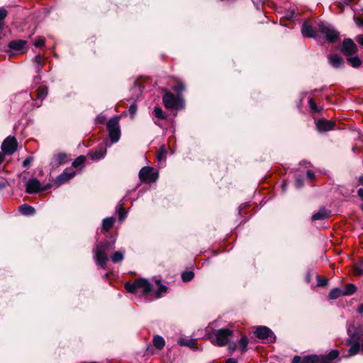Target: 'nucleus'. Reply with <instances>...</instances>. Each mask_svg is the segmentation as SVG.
<instances>
[{"mask_svg": "<svg viewBox=\"0 0 363 363\" xmlns=\"http://www.w3.org/2000/svg\"><path fill=\"white\" fill-rule=\"evenodd\" d=\"M116 240H109L104 242H99L94 246V259L96 264L101 268L105 269L106 264L108 260V252L113 250L115 247Z\"/></svg>", "mask_w": 363, "mask_h": 363, "instance_id": "f257e3e1", "label": "nucleus"}, {"mask_svg": "<svg viewBox=\"0 0 363 363\" xmlns=\"http://www.w3.org/2000/svg\"><path fill=\"white\" fill-rule=\"evenodd\" d=\"M125 289L131 294L141 291L143 295H147L152 291V285L147 279L140 278L135 280L133 283H126Z\"/></svg>", "mask_w": 363, "mask_h": 363, "instance_id": "f03ea898", "label": "nucleus"}, {"mask_svg": "<svg viewBox=\"0 0 363 363\" xmlns=\"http://www.w3.org/2000/svg\"><path fill=\"white\" fill-rule=\"evenodd\" d=\"M107 130L108 137L112 144L117 143L121 138V128L119 125V117L115 116L107 122Z\"/></svg>", "mask_w": 363, "mask_h": 363, "instance_id": "7ed1b4c3", "label": "nucleus"}, {"mask_svg": "<svg viewBox=\"0 0 363 363\" xmlns=\"http://www.w3.org/2000/svg\"><path fill=\"white\" fill-rule=\"evenodd\" d=\"M233 335V331L228 328H221L212 332L211 337L212 342L218 346L226 345L229 342V337Z\"/></svg>", "mask_w": 363, "mask_h": 363, "instance_id": "20e7f679", "label": "nucleus"}, {"mask_svg": "<svg viewBox=\"0 0 363 363\" xmlns=\"http://www.w3.org/2000/svg\"><path fill=\"white\" fill-rule=\"evenodd\" d=\"M318 31L324 35L326 40L330 43L335 42L340 35L339 32L333 26L327 23H319Z\"/></svg>", "mask_w": 363, "mask_h": 363, "instance_id": "39448f33", "label": "nucleus"}, {"mask_svg": "<svg viewBox=\"0 0 363 363\" xmlns=\"http://www.w3.org/2000/svg\"><path fill=\"white\" fill-rule=\"evenodd\" d=\"M158 177V172H155L154 169L149 166L143 167L139 172L140 181L147 184L156 182Z\"/></svg>", "mask_w": 363, "mask_h": 363, "instance_id": "423d86ee", "label": "nucleus"}, {"mask_svg": "<svg viewBox=\"0 0 363 363\" xmlns=\"http://www.w3.org/2000/svg\"><path fill=\"white\" fill-rule=\"evenodd\" d=\"M254 333L259 339L267 340L270 342H274L276 341V335L273 331L267 326L257 327Z\"/></svg>", "mask_w": 363, "mask_h": 363, "instance_id": "0eeeda50", "label": "nucleus"}, {"mask_svg": "<svg viewBox=\"0 0 363 363\" xmlns=\"http://www.w3.org/2000/svg\"><path fill=\"white\" fill-rule=\"evenodd\" d=\"M18 143L15 137L9 136L2 143L1 149L8 155H13L17 150Z\"/></svg>", "mask_w": 363, "mask_h": 363, "instance_id": "6e6552de", "label": "nucleus"}, {"mask_svg": "<svg viewBox=\"0 0 363 363\" xmlns=\"http://www.w3.org/2000/svg\"><path fill=\"white\" fill-rule=\"evenodd\" d=\"M162 101L166 108L173 109L179 107V102H182V100L179 95L175 96L172 93L167 91L164 94Z\"/></svg>", "mask_w": 363, "mask_h": 363, "instance_id": "1a4fd4ad", "label": "nucleus"}, {"mask_svg": "<svg viewBox=\"0 0 363 363\" xmlns=\"http://www.w3.org/2000/svg\"><path fill=\"white\" fill-rule=\"evenodd\" d=\"M340 52L345 55H351L357 52V47L352 39L346 38L342 43Z\"/></svg>", "mask_w": 363, "mask_h": 363, "instance_id": "9d476101", "label": "nucleus"}, {"mask_svg": "<svg viewBox=\"0 0 363 363\" xmlns=\"http://www.w3.org/2000/svg\"><path fill=\"white\" fill-rule=\"evenodd\" d=\"M317 130L322 133L333 130L335 123L331 121L326 120L325 118L319 119L315 123Z\"/></svg>", "mask_w": 363, "mask_h": 363, "instance_id": "9b49d317", "label": "nucleus"}, {"mask_svg": "<svg viewBox=\"0 0 363 363\" xmlns=\"http://www.w3.org/2000/svg\"><path fill=\"white\" fill-rule=\"evenodd\" d=\"M26 191L28 194H35L41 191V184L36 178L29 179L26 183Z\"/></svg>", "mask_w": 363, "mask_h": 363, "instance_id": "f8f14e48", "label": "nucleus"}, {"mask_svg": "<svg viewBox=\"0 0 363 363\" xmlns=\"http://www.w3.org/2000/svg\"><path fill=\"white\" fill-rule=\"evenodd\" d=\"M33 64L34 67L35 69V72L37 73V75L34 77L35 80H37L38 82L41 79V77L40 75V73L43 68L44 65V57L40 54H38L35 55L33 58Z\"/></svg>", "mask_w": 363, "mask_h": 363, "instance_id": "ddd939ff", "label": "nucleus"}, {"mask_svg": "<svg viewBox=\"0 0 363 363\" xmlns=\"http://www.w3.org/2000/svg\"><path fill=\"white\" fill-rule=\"evenodd\" d=\"M106 154V148L101 145L98 149L90 151L88 156L91 159V160L97 161L104 158Z\"/></svg>", "mask_w": 363, "mask_h": 363, "instance_id": "4468645a", "label": "nucleus"}, {"mask_svg": "<svg viewBox=\"0 0 363 363\" xmlns=\"http://www.w3.org/2000/svg\"><path fill=\"white\" fill-rule=\"evenodd\" d=\"M67 155L65 152H59L54 155L51 164L52 167H59L67 162Z\"/></svg>", "mask_w": 363, "mask_h": 363, "instance_id": "2eb2a0df", "label": "nucleus"}, {"mask_svg": "<svg viewBox=\"0 0 363 363\" xmlns=\"http://www.w3.org/2000/svg\"><path fill=\"white\" fill-rule=\"evenodd\" d=\"M329 63L331 66L335 69L341 68L344 67L345 61L344 59L337 55H328Z\"/></svg>", "mask_w": 363, "mask_h": 363, "instance_id": "dca6fc26", "label": "nucleus"}, {"mask_svg": "<svg viewBox=\"0 0 363 363\" xmlns=\"http://www.w3.org/2000/svg\"><path fill=\"white\" fill-rule=\"evenodd\" d=\"M75 176V172L71 171V172H67L64 171L61 174H60L55 180V182L57 185H62V184L65 183L66 182L70 180Z\"/></svg>", "mask_w": 363, "mask_h": 363, "instance_id": "f3484780", "label": "nucleus"}, {"mask_svg": "<svg viewBox=\"0 0 363 363\" xmlns=\"http://www.w3.org/2000/svg\"><path fill=\"white\" fill-rule=\"evenodd\" d=\"M301 32L303 36H306L310 38H317V33L313 28V27L306 23L302 26Z\"/></svg>", "mask_w": 363, "mask_h": 363, "instance_id": "a211bd4d", "label": "nucleus"}, {"mask_svg": "<svg viewBox=\"0 0 363 363\" xmlns=\"http://www.w3.org/2000/svg\"><path fill=\"white\" fill-rule=\"evenodd\" d=\"M27 42L23 40H14L11 41L8 47L13 50L20 51L22 50L26 45Z\"/></svg>", "mask_w": 363, "mask_h": 363, "instance_id": "6ab92c4d", "label": "nucleus"}, {"mask_svg": "<svg viewBox=\"0 0 363 363\" xmlns=\"http://www.w3.org/2000/svg\"><path fill=\"white\" fill-rule=\"evenodd\" d=\"M349 337L347 340V345L352 344H359V341L361 338L360 332L356 330L354 333H350V331L348 330Z\"/></svg>", "mask_w": 363, "mask_h": 363, "instance_id": "aec40b11", "label": "nucleus"}, {"mask_svg": "<svg viewBox=\"0 0 363 363\" xmlns=\"http://www.w3.org/2000/svg\"><path fill=\"white\" fill-rule=\"evenodd\" d=\"M330 216V212L327 211L324 208H320L318 212L311 216L312 220H324Z\"/></svg>", "mask_w": 363, "mask_h": 363, "instance_id": "412c9836", "label": "nucleus"}, {"mask_svg": "<svg viewBox=\"0 0 363 363\" xmlns=\"http://www.w3.org/2000/svg\"><path fill=\"white\" fill-rule=\"evenodd\" d=\"M115 218L113 217H107L102 221L101 230L103 232H108L113 225Z\"/></svg>", "mask_w": 363, "mask_h": 363, "instance_id": "4be33fe9", "label": "nucleus"}, {"mask_svg": "<svg viewBox=\"0 0 363 363\" xmlns=\"http://www.w3.org/2000/svg\"><path fill=\"white\" fill-rule=\"evenodd\" d=\"M178 344L181 346H186L190 348H195L196 345V340L181 337L178 340Z\"/></svg>", "mask_w": 363, "mask_h": 363, "instance_id": "5701e85b", "label": "nucleus"}, {"mask_svg": "<svg viewBox=\"0 0 363 363\" xmlns=\"http://www.w3.org/2000/svg\"><path fill=\"white\" fill-rule=\"evenodd\" d=\"M19 211L23 214L26 216H31L33 215L35 212V209L28 204H23L18 207Z\"/></svg>", "mask_w": 363, "mask_h": 363, "instance_id": "b1692460", "label": "nucleus"}, {"mask_svg": "<svg viewBox=\"0 0 363 363\" xmlns=\"http://www.w3.org/2000/svg\"><path fill=\"white\" fill-rule=\"evenodd\" d=\"M249 344V339L247 336L243 335L238 341V347L242 354H245L247 351V346Z\"/></svg>", "mask_w": 363, "mask_h": 363, "instance_id": "393cba45", "label": "nucleus"}, {"mask_svg": "<svg viewBox=\"0 0 363 363\" xmlns=\"http://www.w3.org/2000/svg\"><path fill=\"white\" fill-rule=\"evenodd\" d=\"M153 345L157 349L162 350L165 345V341L162 336L155 335L153 338Z\"/></svg>", "mask_w": 363, "mask_h": 363, "instance_id": "a878e982", "label": "nucleus"}, {"mask_svg": "<svg viewBox=\"0 0 363 363\" xmlns=\"http://www.w3.org/2000/svg\"><path fill=\"white\" fill-rule=\"evenodd\" d=\"M341 296H343V291L337 287L333 288L328 294L329 298L333 300L337 299Z\"/></svg>", "mask_w": 363, "mask_h": 363, "instance_id": "bb28decb", "label": "nucleus"}, {"mask_svg": "<svg viewBox=\"0 0 363 363\" xmlns=\"http://www.w3.org/2000/svg\"><path fill=\"white\" fill-rule=\"evenodd\" d=\"M320 358L316 354L307 355L303 358L300 363H318Z\"/></svg>", "mask_w": 363, "mask_h": 363, "instance_id": "cd10ccee", "label": "nucleus"}, {"mask_svg": "<svg viewBox=\"0 0 363 363\" xmlns=\"http://www.w3.org/2000/svg\"><path fill=\"white\" fill-rule=\"evenodd\" d=\"M113 263L121 262L124 259V252L116 251L111 257Z\"/></svg>", "mask_w": 363, "mask_h": 363, "instance_id": "c85d7f7f", "label": "nucleus"}, {"mask_svg": "<svg viewBox=\"0 0 363 363\" xmlns=\"http://www.w3.org/2000/svg\"><path fill=\"white\" fill-rule=\"evenodd\" d=\"M347 60L354 68L359 67L362 65V60L358 56L350 57Z\"/></svg>", "mask_w": 363, "mask_h": 363, "instance_id": "c756f323", "label": "nucleus"}, {"mask_svg": "<svg viewBox=\"0 0 363 363\" xmlns=\"http://www.w3.org/2000/svg\"><path fill=\"white\" fill-rule=\"evenodd\" d=\"M343 291V296H350L357 291V286L353 284H348Z\"/></svg>", "mask_w": 363, "mask_h": 363, "instance_id": "7c9ffc66", "label": "nucleus"}, {"mask_svg": "<svg viewBox=\"0 0 363 363\" xmlns=\"http://www.w3.org/2000/svg\"><path fill=\"white\" fill-rule=\"evenodd\" d=\"M160 279L156 280V284L159 285V288L155 291V294L158 298L161 297V296L167 291V287L165 285L160 284Z\"/></svg>", "mask_w": 363, "mask_h": 363, "instance_id": "2f4dec72", "label": "nucleus"}, {"mask_svg": "<svg viewBox=\"0 0 363 363\" xmlns=\"http://www.w3.org/2000/svg\"><path fill=\"white\" fill-rule=\"evenodd\" d=\"M154 113L155 117L160 119H166L167 116V114L162 111V109L157 106L154 108Z\"/></svg>", "mask_w": 363, "mask_h": 363, "instance_id": "473e14b6", "label": "nucleus"}, {"mask_svg": "<svg viewBox=\"0 0 363 363\" xmlns=\"http://www.w3.org/2000/svg\"><path fill=\"white\" fill-rule=\"evenodd\" d=\"M350 347L348 350V354L349 356H354L358 353L360 349V345L359 344H352L350 345Z\"/></svg>", "mask_w": 363, "mask_h": 363, "instance_id": "72a5a7b5", "label": "nucleus"}, {"mask_svg": "<svg viewBox=\"0 0 363 363\" xmlns=\"http://www.w3.org/2000/svg\"><path fill=\"white\" fill-rule=\"evenodd\" d=\"M194 274L191 271L184 272L182 274V281L184 282L191 281L194 278Z\"/></svg>", "mask_w": 363, "mask_h": 363, "instance_id": "f704fd0d", "label": "nucleus"}, {"mask_svg": "<svg viewBox=\"0 0 363 363\" xmlns=\"http://www.w3.org/2000/svg\"><path fill=\"white\" fill-rule=\"evenodd\" d=\"M86 160V157L84 155H80L77 157L72 162V166L74 167H78L80 165H82Z\"/></svg>", "mask_w": 363, "mask_h": 363, "instance_id": "c9c22d12", "label": "nucleus"}, {"mask_svg": "<svg viewBox=\"0 0 363 363\" xmlns=\"http://www.w3.org/2000/svg\"><path fill=\"white\" fill-rule=\"evenodd\" d=\"M48 94V90L46 86L38 90V99H43L46 97Z\"/></svg>", "mask_w": 363, "mask_h": 363, "instance_id": "e433bc0d", "label": "nucleus"}, {"mask_svg": "<svg viewBox=\"0 0 363 363\" xmlns=\"http://www.w3.org/2000/svg\"><path fill=\"white\" fill-rule=\"evenodd\" d=\"M340 352L337 350H331L327 355L326 358L329 360H334L338 357Z\"/></svg>", "mask_w": 363, "mask_h": 363, "instance_id": "4c0bfd02", "label": "nucleus"}, {"mask_svg": "<svg viewBox=\"0 0 363 363\" xmlns=\"http://www.w3.org/2000/svg\"><path fill=\"white\" fill-rule=\"evenodd\" d=\"M166 153H167V152H166L164 146H162L160 149L159 152L157 155V160L162 161V160H164Z\"/></svg>", "mask_w": 363, "mask_h": 363, "instance_id": "58836bf2", "label": "nucleus"}, {"mask_svg": "<svg viewBox=\"0 0 363 363\" xmlns=\"http://www.w3.org/2000/svg\"><path fill=\"white\" fill-rule=\"evenodd\" d=\"M318 286H325L328 283V279H322L318 274H315Z\"/></svg>", "mask_w": 363, "mask_h": 363, "instance_id": "ea45409f", "label": "nucleus"}, {"mask_svg": "<svg viewBox=\"0 0 363 363\" xmlns=\"http://www.w3.org/2000/svg\"><path fill=\"white\" fill-rule=\"evenodd\" d=\"M308 104H309L310 108L311 110H313V111H315V112H320V109L318 108V107L317 106L315 102L314 101V100L312 98L309 99Z\"/></svg>", "mask_w": 363, "mask_h": 363, "instance_id": "a19ab883", "label": "nucleus"}, {"mask_svg": "<svg viewBox=\"0 0 363 363\" xmlns=\"http://www.w3.org/2000/svg\"><path fill=\"white\" fill-rule=\"evenodd\" d=\"M137 110H138V106H137V104L135 102L133 103L129 108H128V111H129V113L130 115L131 116V117H133L135 116V114L137 112Z\"/></svg>", "mask_w": 363, "mask_h": 363, "instance_id": "79ce46f5", "label": "nucleus"}, {"mask_svg": "<svg viewBox=\"0 0 363 363\" xmlns=\"http://www.w3.org/2000/svg\"><path fill=\"white\" fill-rule=\"evenodd\" d=\"M317 274L314 270H308L305 277V281L307 283H310L312 280V277Z\"/></svg>", "mask_w": 363, "mask_h": 363, "instance_id": "37998d69", "label": "nucleus"}, {"mask_svg": "<svg viewBox=\"0 0 363 363\" xmlns=\"http://www.w3.org/2000/svg\"><path fill=\"white\" fill-rule=\"evenodd\" d=\"M185 89V86L182 82H179L177 85L173 87V90L178 94L183 91Z\"/></svg>", "mask_w": 363, "mask_h": 363, "instance_id": "c03bdc74", "label": "nucleus"}, {"mask_svg": "<svg viewBox=\"0 0 363 363\" xmlns=\"http://www.w3.org/2000/svg\"><path fill=\"white\" fill-rule=\"evenodd\" d=\"M9 186H10L9 182L6 179L1 177L0 179V191L8 187Z\"/></svg>", "mask_w": 363, "mask_h": 363, "instance_id": "a18cd8bd", "label": "nucleus"}, {"mask_svg": "<svg viewBox=\"0 0 363 363\" xmlns=\"http://www.w3.org/2000/svg\"><path fill=\"white\" fill-rule=\"evenodd\" d=\"M356 274L362 275L363 274V261H361L355 266Z\"/></svg>", "mask_w": 363, "mask_h": 363, "instance_id": "49530a36", "label": "nucleus"}, {"mask_svg": "<svg viewBox=\"0 0 363 363\" xmlns=\"http://www.w3.org/2000/svg\"><path fill=\"white\" fill-rule=\"evenodd\" d=\"M126 217V212L124 211L122 206H120V211L118 213V219L119 220H123Z\"/></svg>", "mask_w": 363, "mask_h": 363, "instance_id": "de8ad7c7", "label": "nucleus"}, {"mask_svg": "<svg viewBox=\"0 0 363 363\" xmlns=\"http://www.w3.org/2000/svg\"><path fill=\"white\" fill-rule=\"evenodd\" d=\"M33 158L32 157H28L27 158H26L24 160V161L23 162V167H28L31 162H33Z\"/></svg>", "mask_w": 363, "mask_h": 363, "instance_id": "09e8293b", "label": "nucleus"}, {"mask_svg": "<svg viewBox=\"0 0 363 363\" xmlns=\"http://www.w3.org/2000/svg\"><path fill=\"white\" fill-rule=\"evenodd\" d=\"M295 186L297 189H300L303 186V181L301 178L297 177L295 181Z\"/></svg>", "mask_w": 363, "mask_h": 363, "instance_id": "8fccbe9b", "label": "nucleus"}, {"mask_svg": "<svg viewBox=\"0 0 363 363\" xmlns=\"http://www.w3.org/2000/svg\"><path fill=\"white\" fill-rule=\"evenodd\" d=\"M45 45V40L40 38L34 42V45L37 48L42 47Z\"/></svg>", "mask_w": 363, "mask_h": 363, "instance_id": "3c124183", "label": "nucleus"}, {"mask_svg": "<svg viewBox=\"0 0 363 363\" xmlns=\"http://www.w3.org/2000/svg\"><path fill=\"white\" fill-rule=\"evenodd\" d=\"M7 16V11L5 9H0V21L4 20Z\"/></svg>", "mask_w": 363, "mask_h": 363, "instance_id": "603ef678", "label": "nucleus"}, {"mask_svg": "<svg viewBox=\"0 0 363 363\" xmlns=\"http://www.w3.org/2000/svg\"><path fill=\"white\" fill-rule=\"evenodd\" d=\"M354 21L358 26H363V18H359L354 16Z\"/></svg>", "mask_w": 363, "mask_h": 363, "instance_id": "864d4df0", "label": "nucleus"}, {"mask_svg": "<svg viewBox=\"0 0 363 363\" xmlns=\"http://www.w3.org/2000/svg\"><path fill=\"white\" fill-rule=\"evenodd\" d=\"M356 40L359 44H360L361 45H363V35H357L356 38Z\"/></svg>", "mask_w": 363, "mask_h": 363, "instance_id": "5fc2aeb1", "label": "nucleus"}, {"mask_svg": "<svg viewBox=\"0 0 363 363\" xmlns=\"http://www.w3.org/2000/svg\"><path fill=\"white\" fill-rule=\"evenodd\" d=\"M237 349V345L235 342H233L232 344H230L229 346H228V350L230 351V352H233L235 351V350Z\"/></svg>", "mask_w": 363, "mask_h": 363, "instance_id": "6e6d98bb", "label": "nucleus"}, {"mask_svg": "<svg viewBox=\"0 0 363 363\" xmlns=\"http://www.w3.org/2000/svg\"><path fill=\"white\" fill-rule=\"evenodd\" d=\"M307 177L309 179H313L315 177L314 173L311 170H308L306 173Z\"/></svg>", "mask_w": 363, "mask_h": 363, "instance_id": "4d7b16f0", "label": "nucleus"}, {"mask_svg": "<svg viewBox=\"0 0 363 363\" xmlns=\"http://www.w3.org/2000/svg\"><path fill=\"white\" fill-rule=\"evenodd\" d=\"M301 362V357L299 356H294L291 363H300Z\"/></svg>", "mask_w": 363, "mask_h": 363, "instance_id": "13d9d810", "label": "nucleus"}, {"mask_svg": "<svg viewBox=\"0 0 363 363\" xmlns=\"http://www.w3.org/2000/svg\"><path fill=\"white\" fill-rule=\"evenodd\" d=\"M225 363H238V362L234 358H228Z\"/></svg>", "mask_w": 363, "mask_h": 363, "instance_id": "bf43d9fd", "label": "nucleus"}, {"mask_svg": "<svg viewBox=\"0 0 363 363\" xmlns=\"http://www.w3.org/2000/svg\"><path fill=\"white\" fill-rule=\"evenodd\" d=\"M357 311L360 313V314H362L363 313V303L360 304L357 309Z\"/></svg>", "mask_w": 363, "mask_h": 363, "instance_id": "052dcab7", "label": "nucleus"}, {"mask_svg": "<svg viewBox=\"0 0 363 363\" xmlns=\"http://www.w3.org/2000/svg\"><path fill=\"white\" fill-rule=\"evenodd\" d=\"M358 196L363 199V189L360 188L357 190Z\"/></svg>", "mask_w": 363, "mask_h": 363, "instance_id": "680f3d73", "label": "nucleus"}, {"mask_svg": "<svg viewBox=\"0 0 363 363\" xmlns=\"http://www.w3.org/2000/svg\"><path fill=\"white\" fill-rule=\"evenodd\" d=\"M4 153L0 152V164L3 162L4 160Z\"/></svg>", "mask_w": 363, "mask_h": 363, "instance_id": "e2e57ef3", "label": "nucleus"}, {"mask_svg": "<svg viewBox=\"0 0 363 363\" xmlns=\"http://www.w3.org/2000/svg\"><path fill=\"white\" fill-rule=\"evenodd\" d=\"M51 187V185L50 184H48L46 185L45 186H41V191H45L46 189H48Z\"/></svg>", "mask_w": 363, "mask_h": 363, "instance_id": "0e129e2a", "label": "nucleus"}, {"mask_svg": "<svg viewBox=\"0 0 363 363\" xmlns=\"http://www.w3.org/2000/svg\"><path fill=\"white\" fill-rule=\"evenodd\" d=\"M21 96H24L26 98H31L32 99V96H30V94H28L27 92L23 94Z\"/></svg>", "mask_w": 363, "mask_h": 363, "instance_id": "69168bd1", "label": "nucleus"}, {"mask_svg": "<svg viewBox=\"0 0 363 363\" xmlns=\"http://www.w3.org/2000/svg\"><path fill=\"white\" fill-rule=\"evenodd\" d=\"M286 184H283V185H282V189H283V191H285V190H286Z\"/></svg>", "mask_w": 363, "mask_h": 363, "instance_id": "338daca9", "label": "nucleus"}, {"mask_svg": "<svg viewBox=\"0 0 363 363\" xmlns=\"http://www.w3.org/2000/svg\"><path fill=\"white\" fill-rule=\"evenodd\" d=\"M352 1V0H345V3H346L347 4H350Z\"/></svg>", "mask_w": 363, "mask_h": 363, "instance_id": "774afa93", "label": "nucleus"}]
</instances>
